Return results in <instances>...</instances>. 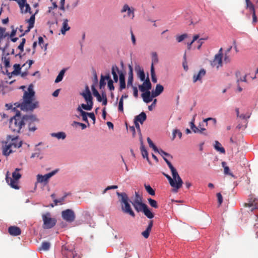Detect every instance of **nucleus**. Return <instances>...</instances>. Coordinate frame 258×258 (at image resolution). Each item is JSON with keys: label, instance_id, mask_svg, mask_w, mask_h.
<instances>
[{"label": "nucleus", "instance_id": "obj_36", "mask_svg": "<svg viewBox=\"0 0 258 258\" xmlns=\"http://www.w3.org/2000/svg\"><path fill=\"white\" fill-rule=\"evenodd\" d=\"M21 10V12L22 13H29L30 14H32V12L31 11V8L29 4L25 3L23 5V7H20Z\"/></svg>", "mask_w": 258, "mask_h": 258}, {"label": "nucleus", "instance_id": "obj_20", "mask_svg": "<svg viewBox=\"0 0 258 258\" xmlns=\"http://www.w3.org/2000/svg\"><path fill=\"white\" fill-rule=\"evenodd\" d=\"M9 143L14 149L19 148L22 145V141L18 137L12 139Z\"/></svg>", "mask_w": 258, "mask_h": 258}, {"label": "nucleus", "instance_id": "obj_38", "mask_svg": "<svg viewBox=\"0 0 258 258\" xmlns=\"http://www.w3.org/2000/svg\"><path fill=\"white\" fill-rule=\"evenodd\" d=\"M222 166L224 168V172L225 174H227L233 177H234V175L232 174V173L229 171V168L228 166H226V163L225 162H222Z\"/></svg>", "mask_w": 258, "mask_h": 258}, {"label": "nucleus", "instance_id": "obj_18", "mask_svg": "<svg viewBox=\"0 0 258 258\" xmlns=\"http://www.w3.org/2000/svg\"><path fill=\"white\" fill-rule=\"evenodd\" d=\"M211 66L218 69L222 66V57L215 55L214 59L211 61Z\"/></svg>", "mask_w": 258, "mask_h": 258}, {"label": "nucleus", "instance_id": "obj_50", "mask_svg": "<svg viewBox=\"0 0 258 258\" xmlns=\"http://www.w3.org/2000/svg\"><path fill=\"white\" fill-rule=\"evenodd\" d=\"M147 140L148 143L149 144L150 147L152 148L153 149V150L156 152L157 151H158V149L154 144V143H153V142L152 141V140H151V139L149 137L147 138Z\"/></svg>", "mask_w": 258, "mask_h": 258}, {"label": "nucleus", "instance_id": "obj_58", "mask_svg": "<svg viewBox=\"0 0 258 258\" xmlns=\"http://www.w3.org/2000/svg\"><path fill=\"white\" fill-rule=\"evenodd\" d=\"M217 197L219 204L218 206L220 207L223 202V197L220 192L217 194Z\"/></svg>", "mask_w": 258, "mask_h": 258}, {"label": "nucleus", "instance_id": "obj_63", "mask_svg": "<svg viewBox=\"0 0 258 258\" xmlns=\"http://www.w3.org/2000/svg\"><path fill=\"white\" fill-rule=\"evenodd\" d=\"M133 89V94L135 97L137 98L138 97V91L136 87L131 86Z\"/></svg>", "mask_w": 258, "mask_h": 258}, {"label": "nucleus", "instance_id": "obj_10", "mask_svg": "<svg viewBox=\"0 0 258 258\" xmlns=\"http://www.w3.org/2000/svg\"><path fill=\"white\" fill-rule=\"evenodd\" d=\"M57 170H53L49 173L45 174L44 175L38 174L37 176V182L40 183H47L49 179L55 175L57 172Z\"/></svg>", "mask_w": 258, "mask_h": 258}, {"label": "nucleus", "instance_id": "obj_53", "mask_svg": "<svg viewBox=\"0 0 258 258\" xmlns=\"http://www.w3.org/2000/svg\"><path fill=\"white\" fill-rule=\"evenodd\" d=\"M163 174L168 180L170 185L173 187L176 188V185L175 184V181L169 175L166 174L165 173H163Z\"/></svg>", "mask_w": 258, "mask_h": 258}, {"label": "nucleus", "instance_id": "obj_64", "mask_svg": "<svg viewBox=\"0 0 258 258\" xmlns=\"http://www.w3.org/2000/svg\"><path fill=\"white\" fill-rule=\"evenodd\" d=\"M88 116L93 120V124L95 123V116L94 113H88Z\"/></svg>", "mask_w": 258, "mask_h": 258}, {"label": "nucleus", "instance_id": "obj_55", "mask_svg": "<svg viewBox=\"0 0 258 258\" xmlns=\"http://www.w3.org/2000/svg\"><path fill=\"white\" fill-rule=\"evenodd\" d=\"M187 37V35L186 34H183L180 36H177L176 37V39L178 42H181V41H182L184 39L186 38Z\"/></svg>", "mask_w": 258, "mask_h": 258}, {"label": "nucleus", "instance_id": "obj_23", "mask_svg": "<svg viewBox=\"0 0 258 258\" xmlns=\"http://www.w3.org/2000/svg\"><path fill=\"white\" fill-rule=\"evenodd\" d=\"M206 71L202 69L200 70L197 74H195L193 76V82L196 83L198 81H201L202 78L205 75Z\"/></svg>", "mask_w": 258, "mask_h": 258}, {"label": "nucleus", "instance_id": "obj_28", "mask_svg": "<svg viewBox=\"0 0 258 258\" xmlns=\"http://www.w3.org/2000/svg\"><path fill=\"white\" fill-rule=\"evenodd\" d=\"M128 77L127 82V86L128 87L129 86H133V69L131 65H128Z\"/></svg>", "mask_w": 258, "mask_h": 258}, {"label": "nucleus", "instance_id": "obj_47", "mask_svg": "<svg viewBox=\"0 0 258 258\" xmlns=\"http://www.w3.org/2000/svg\"><path fill=\"white\" fill-rule=\"evenodd\" d=\"M87 104H82L81 107L86 110H91L93 107V102H87Z\"/></svg>", "mask_w": 258, "mask_h": 258}, {"label": "nucleus", "instance_id": "obj_30", "mask_svg": "<svg viewBox=\"0 0 258 258\" xmlns=\"http://www.w3.org/2000/svg\"><path fill=\"white\" fill-rule=\"evenodd\" d=\"M13 67L14 70L12 72L8 74L9 78H11L13 75H18L20 73L21 67L19 64H15Z\"/></svg>", "mask_w": 258, "mask_h": 258}, {"label": "nucleus", "instance_id": "obj_46", "mask_svg": "<svg viewBox=\"0 0 258 258\" xmlns=\"http://www.w3.org/2000/svg\"><path fill=\"white\" fill-rule=\"evenodd\" d=\"M67 194H66L63 197L59 199L54 200L53 202L54 203V205L51 204V206L53 207L54 206L57 205L58 204H62L63 202L64 201L65 198L67 197Z\"/></svg>", "mask_w": 258, "mask_h": 258}, {"label": "nucleus", "instance_id": "obj_41", "mask_svg": "<svg viewBox=\"0 0 258 258\" xmlns=\"http://www.w3.org/2000/svg\"><path fill=\"white\" fill-rule=\"evenodd\" d=\"M116 71H118V68L116 66H112L111 69V73L113 75V80L115 82L118 81V76L116 73Z\"/></svg>", "mask_w": 258, "mask_h": 258}, {"label": "nucleus", "instance_id": "obj_48", "mask_svg": "<svg viewBox=\"0 0 258 258\" xmlns=\"http://www.w3.org/2000/svg\"><path fill=\"white\" fill-rule=\"evenodd\" d=\"M50 243L47 241L43 242L41 244V247L39 248L40 250H47L49 249Z\"/></svg>", "mask_w": 258, "mask_h": 258}, {"label": "nucleus", "instance_id": "obj_42", "mask_svg": "<svg viewBox=\"0 0 258 258\" xmlns=\"http://www.w3.org/2000/svg\"><path fill=\"white\" fill-rule=\"evenodd\" d=\"M214 147L217 151L222 153H224L225 152L224 148L221 147V144L218 141H215Z\"/></svg>", "mask_w": 258, "mask_h": 258}, {"label": "nucleus", "instance_id": "obj_17", "mask_svg": "<svg viewBox=\"0 0 258 258\" xmlns=\"http://www.w3.org/2000/svg\"><path fill=\"white\" fill-rule=\"evenodd\" d=\"M13 149L9 142H6L3 146V154L7 156L13 152Z\"/></svg>", "mask_w": 258, "mask_h": 258}, {"label": "nucleus", "instance_id": "obj_21", "mask_svg": "<svg viewBox=\"0 0 258 258\" xmlns=\"http://www.w3.org/2000/svg\"><path fill=\"white\" fill-rule=\"evenodd\" d=\"M8 231L10 234L13 236H18L21 233V229L15 226H10L8 229Z\"/></svg>", "mask_w": 258, "mask_h": 258}, {"label": "nucleus", "instance_id": "obj_45", "mask_svg": "<svg viewBox=\"0 0 258 258\" xmlns=\"http://www.w3.org/2000/svg\"><path fill=\"white\" fill-rule=\"evenodd\" d=\"M151 75L152 82L154 83H157V79L156 77L154 67L153 64H151Z\"/></svg>", "mask_w": 258, "mask_h": 258}, {"label": "nucleus", "instance_id": "obj_16", "mask_svg": "<svg viewBox=\"0 0 258 258\" xmlns=\"http://www.w3.org/2000/svg\"><path fill=\"white\" fill-rule=\"evenodd\" d=\"M152 88V85L149 78L146 79L142 85H139V88L140 90L143 92L149 91Z\"/></svg>", "mask_w": 258, "mask_h": 258}, {"label": "nucleus", "instance_id": "obj_6", "mask_svg": "<svg viewBox=\"0 0 258 258\" xmlns=\"http://www.w3.org/2000/svg\"><path fill=\"white\" fill-rule=\"evenodd\" d=\"M235 112L236 113V115L238 117L240 118L242 120H243V123L244 124L243 125L241 124H238L237 126V128L239 130H244L247 126V124L248 122L247 119L250 117L251 114L249 112H247L245 114H240L239 108H235Z\"/></svg>", "mask_w": 258, "mask_h": 258}, {"label": "nucleus", "instance_id": "obj_27", "mask_svg": "<svg viewBox=\"0 0 258 258\" xmlns=\"http://www.w3.org/2000/svg\"><path fill=\"white\" fill-rule=\"evenodd\" d=\"M142 98L143 100L146 103H149L152 101L153 98L154 97H152V93L151 95V93L150 91H146L144 92L142 94Z\"/></svg>", "mask_w": 258, "mask_h": 258}, {"label": "nucleus", "instance_id": "obj_12", "mask_svg": "<svg viewBox=\"0 0 258 258\" xmlns=\"http://www.w3.org/2000/svg\"><path fill=\"white\" fill-rule=\"evenodd\" d=\"M135 9L133 7H130L128 5L125 4L123 6L120 12L123 13L127 12V16L131 18L132 19H134L135 17Z\"/></svg>", "mask_w": 258, "mask_h": 258}, {"label": "nucleus", "instance_id": "obj_37", "mask_svg": "<svg viewBox=\"0 0 258 258\" xmlns=\"http://www.w3.org/2000/svg\"><path fill=\"white\" fill-rule=\"evenodd\" d=\"M110 79V75L109 74H108L105 76L101 75L100 80V83H99L100 88H102V87H104L105 85H106V82H105V80H108V79Z\"/></svg>", "mask_w": 258, "mask_h": 258}, {"label": "nucleus", "instance_id": "obj_43", "mask_svg": "<svg viewBox=\"0 0 258 258\" xmlns=\"http://www.w3.org/2000/svg\"><path fill=\"white\" fill-rule=\"evenodd\" d=\"M92 90L93 92V95L97 98L98 101L101 102L102 101V97L100 94L99 93L98 91L95 89L94 86H92Z\"/></svg>", "mask_w": 258, "mask_h": 258}, {"label": "nucleus", "instance_id": "obj_61", "mask_svg": "<svg viewBox=\"0 0 258 258\" xmlns=\"http://www.w3.org/2000/svg\"><path fill=\"white\" fill-rule=\"evenodd\" d=\"M208 120H212L214 124H216L217 120H216V118H212V117H209V118H206V119H204V122H205L206 125H208L207 121Z\"/></svg>", "mask_w": 258, "mask_h": 258}, {"label": "nucleus", "instance_id": "obj_8", "mask_svg": "<svg viewBox=\"0 0 258 258\" xmlns=\"http://www.w3.org/2000/svg\"><path fill=\"white\" fill-rule=\"evenodd\" d=\"M9 42H7L5 45V46L1 48L0 47V49L2 50L3 51V55L2 57V60L4 62V64L5 65V67L6 68H8L10 67V57H8L9 55V53H5L6 50L8 48V47L9 46Z\"/></svg>", "mask_w": 258, "mask_h": 258}, {"label": "nucleus", "instance_id": "obj_40", "mask_svg": "<svg viewBox=\"0 0 258 258\" xmlns=\"http://www.w3.org/2000/svg\"><path fill=\"white\" fill-rule=\"evenodd\" d=\"M51 136L55 137L58 139H64L66 138V135L64 132H58L57 133L51 134Z\"/></svg>", "mask_w": 258, "mask_h": 258}, {"label": "nucleus", "instance_id": "obj_13", "mask_svg": "<svg viewBox=\"0 0 258 258\" xmlns=\"http://www.w3.org/2000/svg\"><path fill=\"white\" fill-rule=\"evenodd\" d=\"M171 173L173 176L172 179L175 181L176 188L178 189L181 187L183 183L182 180L176 169L171 171Z\"/></svg>", "mask_w": 258, "mask_h": 258}, {"label": "nucleus", "instance_id": "obj_49", "mask_svg": "<svg viewBox=\"0 0 258 258\" xmlns=\"http://www.w3.org/2000/svg\"><path fill=\"white\" fill-rule=\"evenodd\" d=\"M148 201L149 202V205L153 208L155 209H157L158 208V205L157 202L155 200H153L151 198L148 199Z\"/></svg>", "mask_w": 258, "mask_h": 258}, {"label": "nucleus", "instance_id": "obj_54", "mask_svg": "<svg viewBox=\"0 0 258 258\" xmlns=\"http://www.w3.org/2000/svg\"><path fill=\"white\" fill-rule=\"evenodd\" d=\"M158 62V55L156 52L152 53V64L154 66V64L157 63Z\"/></svg>", "mask_w": 258, "mask_h": 258}, {"label": "nucleus", "instance_id": "obj_22", "mask_svg": "<svg viewBox=\"0 0 258 258\" xmlns=\"http://www.w3.org/2000/svg\"><path fill=\"white\" fill-rule=\"evenodd\" d=\"M63 254L66 258H78L77 253L73 250H64Z\"/></svg>", "mask_w": 258, "mask_h": 258}, {"label": "nucleus", "instance_id": "obj_44", "mask_svg": "<svg viewBox=\"0 0 258 258\" xmlns=\"http://www.w3.org/2000/svg\"><path fill=\"white\" fill-rule=\"evenodd\" d=\"M191 130L195 133L201 134H204L205 135H207L206 133H205V132L206 131L205 128H201V129H200L199 127L195 126L194 127L191 128Z\"/></svg>", "mask_w": 258, "mask_h": 258}, {"label": "nucleus", "instance_id": "obj_15", "mask_svg": "<svg viewBox=\"0 0 258 258\" xmlns=\"http://www.w3.org/2000/svg\"><path fill=\"white\" fill-rule=\"evenodd\" d=\"M38 10L36 11L35 13L33 15H32L29 19L26 20L27 22L29 23V25L28 26L27 29L25 30V32L22 34L20 36L22 37L24 36L26 33L29 32L30 30L33 28L35 23V15L38 12Z\"/></svg>", "mask_w": 258, "mask_h": 258}, {"label": "nucleus", "instance_id": "obj_19", "mask_svg": "<svg viewBox=\"0 0 258 258\" xmlns=\"http://www.w3.org/2000/svg\"><path fill=\"white\" fill-rule=\"evenodd\" d=\"M81 95L83 96L85 101L87 102H93L92 101V97L89 90V87L86 86L85 87V90L83 93H81Z\"/></svg>", "mask_w": 258, "mask_h": 258}, {"label": "nucleus", "instance_id": "obj_9", "mask_svg": "<svg viewBox=\"0 0 258 258\" xmlns=\"http://www.w3.org/2000/svg\"><path fill=\"white\" fill-rule=\"evenodd\" d=\"M62 218L67 222H73L76 217L75 212L71 209H67L61 212Z\"/></svg>", "mask_w": 258, "mask_h": 258}, {"label": "nucleus", "instance_id": "obj_3", "mask_svg": "<svg viewBox=\"0 0 258 258\" xmlns=\"http://www.w3.org/2000/svg\"><path fill=\"white\" fill-rule=\"evenodd\" d=\"M117 196L120 198L119 202L121 205V209L122 211L126 214H129L133 217H135V214L131 208L129 203V199L126 194L125 192H117Z\"/></svg>", "mask_w": 258, "mask_h": 258}, {"label": "nucleus", "instance_id": "obj_29", "mask_svg": "<svg viewBox=\"0 0 258 258\" xmlns=\"http://www.w3.org/2000/svg\"><path fill=\"white\" fill-rule=\"evenodd\" d=\"M147 116L144 112H142L139 115H137L135 118V121L138 122H140L143 124L144 121L146 120Z\"/></svg>", "mask_w": 258, "mask_h": 258}, {"label": "nucleus", "instance_id": "obj_5", "mask_svg": "<svg viewBox=\"0 0 258 258\" xmlns=\"http://www.w3.org/2000/svg\"><path fill=\"white\" fill-rule=\"evenodd\" d=\"M51 215L49 212L43 214L42 215V219L43 221V227L45 229H50L52 228L56 223V220L55 218H51Z\"/></svg>", "mask_w": 258, "mask_h": 258}, {"label": "nucleus", "instance_id": "obj_1", "mask_svg": "<svg viewBox=\"0 0 258 258\" xmlns=\"http://www.w3.org/2000/svg\"><path fill=\"white\" fill-rule=\"evenodd\" d=\"M15 105L21 110L27 111H32L39 107V102L35 98V92L32 84H30L28 90L24 92L23 101L21 103H16Z\"/></svg>", "mask_w": 258, "mask_h": 258}, {"label": "nucleus", "instance_id": "obj_39", "mask_svg": "<svg viewBox=\"0 0 258 258\" xmlns=\"http://www.w3.org/2000/svg\"><path fill=\"white\" fill-rule=\"evenodd\" d=\"M66 71V69H63L60 71V72L58 74V76H57V77L55 80V83H59V82L62 81Z\"/></svg>", "mask_w": 258, "mask_h": 258}, {"label": "nucleus", "instance_id": "obj_26", "mask_svg": "<svg viewBox=\"0 0 258 258\" xmlns=\"http://www.w3.org/2000/svg\"><path fill=\"white\" fill-rule=\"evenodd\" d=\"M135 70L137 72L138 77L142 81L145 80V74L143 69H141L139 66H137L135 67Z\"/></svg>", "mask_w": 258, "mask_h": 258}, {"label": "nucleus", "instance_id": "obj_51", "mask_svg": "<svg viewBox=\"0 0 258 258\" xmlns=\"http://www.w3.org/2000/svg\"><path fill=\"white\" fill-rule=\"evenodd\" d=\"M177 135L179 139H181L182 137V133L178 130H174L173 131L172 133V140H173L176 137V136Z\"/></svg>", "mask_w": 258, "mask_h": 258}, {"label": "nucleus", "instance_id": "obj_25", "mask_svg": "<svg viewBox=\"0 0 258 258\" xmlns=\"http://www.w3.org/2000/svg\"><path fill=\"white\" fill-rule=\"evenodd\" d=\"M164 90V87L161 84H157L156 86L155 90L152 91V97H157L160 95Z\"/></svg>", "mask_w": 258, "mask_h": 258}, {"label": "nucleus", "instance_id": "obj_31", "mask_svg": "<svg viewBox=\"0 0 258 258\" xmlns=\"http://www.w3.org/2000/svg\"><path fill=\"white\" fill-rule=\"evenodd\" d=\"M77 111L80 112V115L82 117L83 120L88 123L89 125V123L87 118L88 112H86L79 106L77 108Z\"/></svg>", "mask_w": 258, "mask_h": 258}, {"label": "nucleus", "instance_id": "obj_34", "mask_svg": "<svg viewBox=\"0 0 258 258\" xmlns=\"http://www.w3.org/2000/svg\"><path fill=\"white\" fill-rule=\"evenodd\" d=\"M70 29V27L68 25V20L64 19L62 23V27L61 29V32L62 34H65L66 31H69Z\"/></svg>", "mask_w": 258, "mask_h": 258}, {"label": "nucleus", "instance_id": "obj_4", "mask_svg": "<svg viewBox=\"0 0 258 258\" xmlns=\"http://www.w3.org/2000/svg\"><path fill=\"white\" fill-rule=\"evenodd\" d=\"M20 170V169L19 168H16L15 171L13 172V178L9 177L10 173L9 171L7 172L6 174V180L7 182L11 186V187L16 189H19V186L18 185L17 180L21 177V174L18 172Z\"/></svg>", "mask_w": 258, "mask_h": 258}, {"label": "nucleus", "instance_id": "obj_60", "mask_svg": "<svg viewBox=\"0 0 258 258\" xmlns=\"http://www.w3.org/2000/svg\"><path fill=\"white\" fill-rule=\"evenodd\" d=\"M123 101L122 99H120L118 103V111L120 112L123 111Z\"/></svg>", "mask_w": 258, "mask_h": 258}, {"label": "nucleus", "instance_id": "obj_7", "mask_svg": "<svg viewBox=\"0 0 258 258\" xmlns=\"http://www.w3.org/2000/svg\"><path fill=\"white\" fill-rule=\"evenodd\" d=\"M24 118L25 119V123H28L29 130L32 132L35 131L36 130L35 122L38 121L36 116L34 115H24Z\"/></svg>", "mask_w": 258, "mask_h": 258}, {"label": "nucleus", "instance_id": "obj_57", "mask_svg": "<svg viewBox=\"0 0 258 258\" xmlns=\"http://www.w3.org/2000/svg\"><path fill=\"white\" fill-rule=\"evenodd\" d=\"M163 159L164 161L167 163V165L168 166L169 168H170L171 171H172L173 170L176 169L172 165L170 162H169L165 157H163Z\"/></svg>", "mask_w": 258, "mask_h": 258}, {"label": "nucleus", "instance_id": "obj_14", "mask_svg": "<svg viewBox=\"0 0 258 258\" xmlns=\"http://www.w3.org/2000/svg\"><path fill=\"white\" fill-rule=\"evenodd\" d=\"M131 203L133 206H134L135 209L138 212H143L144 209H145L144 206H145L146 207L147 206L146 204L143 203L142 200H134Z\"/></svg>", "mask_w": 258, "mask_h": 258}, {"label": "nucleus", "instance_id": "obj_35", "mask_svg": "<svg viewBox=\"0 0 258 258\" xmlns=\"http://www.w3.org/2000/svg\"><path fill=\"white\" fill-rule=\"evenodd\" d=\"M144 207L145 209H144L143 212L145 215L149 219H152L154 217V214L149 209L148 206L146 207L144 206Z\"/></svg>", "mask_w": 258, "mask_h": 258}, {"label": "nucleus", "instance_id": "obj_11", "mask_svg": "<svg viewBox=\"0 0 258 258\" xmlns=\"http://www.w3.org/2000/svg\"><path fill=\"white\" fill-rule=\"evenodd\" d=\"M245 8L251 13L252 16V22L256 23L257 22V18L256 16L254 4H253L250 0H246Z\"/></svg>", "mask_w": 258, "mask_h": 258}, {"label": "nucleus", "instance_id": "obj_2", "mask_svg": "<svg viewBox=\"0 0 258 258\" xmlns=\"http://www.w3.org/2000/svg\"><path fill=\"white\" fill-rule=\"evenodd\" d=\"M24 116L22 117L19 111H17L15 115L11 117L9 122V127L14 133H19L25 124Z\"/></svg>", "mask_w": 258, "mask_h": 258}, {"label": "nucleus", "instance_id": "obj_52", "mask_svg": "<svg viewBox=\"0 0 258 258\" xmlns=\"http://www.w3.org/2000/svg\"><path fill=\"white\" fill-rule=\"evenodd\" d=\"M145 187L146 191L151 196H154L155 192L154 190L149 185L145 184Z\"/></svg>", "mask_w": 258, "mask_h": 258}, {"label": "nucleus", "instance_id": "obj_62", "mask_svg": "<svg viewBox=\"0 0 258 258\" xmlns=\"http://www.w3.org/2000/svg\"><path fill=\"white\" fill-rule=\"evenodd\" d=\"M183 58L184 61L183 62V67L184 70L187 71L188 70V66L187 65V62L186 61V52L184 53Z\"/></svg>", "mask_w": 258, "mask_h": 258}, {"label": "nucleus", "instance_id": "obj_24", "mask_svg": "<svg viewBox=\"0 0 258 258\" xmlns=\"http://www.w3.org/2000/svg\"><path fill=\"white\" fill-rule=\"evenodd\" d=\"M153 220H150L146 229L144 231L142 232V235L144 238H148L149 237L150 233L152 228L153 227Z\"/></svg>", "mask_w": 258, "mask_h": 258}, {"label": "nucleus", "instance_id": "obj_56", "mask_svg": "<svg viewBox=\"0 0 258 258\" xmlns=\"http://www.w3.org/2000/svg\"><path fill=\"white\" fill-rule=\"evenodd\" d=\"M156 152H158L159 154H160L161 156H163V157H164V156H165L168 157H170L171 159L172 158V156L171 155L164 152L163 150L161 149L158 150V151H157Z\"/></svg>", "mask_w": 258, "mask_h": 258}, {"label": "nucleus", "instance_id": "obj_59", "mask_svg": "<svg viewBox=\"0 0 258 258\" xmlns=\"http://www.w3.org/2000/svg\"><path fill=\"white\" fill-rule=\"evenodd\" d=\"M108 87L110 90L112 91L114 89V87L113 84V81L110 78L108 80Z\"/></svg>", "mask_w": 258, "mask_h": 258}, {"label": "nucleus", "instance_id": "obj_32", "mask_svg": "<svg viewBox=\"0 0 258 258\" xmlns=\"http://www.w3.org/2000/svg\"><path fill=\"white\" fill-rule=\"evenodd\" d=\"M119 89L120 90L125 88V77L122 73H119Z\"/></svg>", "mask_w": 258, "mask_h": 258}, {"label": "nucleus", "instance_id": "obj_33", "mask_svg": "<svg viewBox=\"0 0 258 258\" xmlns=\"http://www.w3.org/2000/svg\"><path fill=\"white\" fill-rule=\"evenodd\" d=\"M141 151L143 157L144 158H146L147 160H149L148 153V152H147V150L146 149L144 145H143V143L142 139H141Z\"/></svg>", "mask_w": 258, "mask_h": 258}]
</instances>
